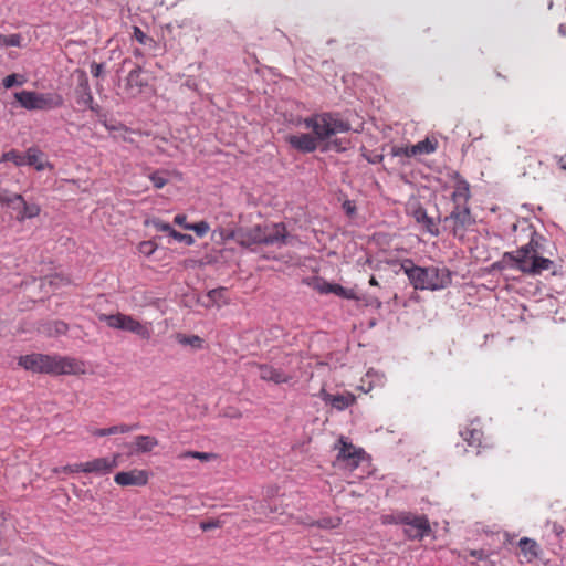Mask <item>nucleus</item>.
I'll list each match as a JSON object with an SVG mask.
<instances>
[{"instance_id":"nucleus-3","label":"nucleus","mask_w":566,"mask_h":566,"mask_svg":"<svg viewBox=\"0 0 566 566\" xmlns=\"http://www.w3.org/2000/svg\"><path fill=\"white\" fill-rule=\"evenodd\" d=\"M401 269L416 290H441L451 283V275L447 269L421 268L410 260L403 261Z\"/></svg>"},{"instance_id":"nucleus-19","label":"nucleus","mask_w":566,"mask_h":566,"mask_svg":"<svg viewBox=\"0 0 566 566\" xmlns=\"http://www.w3.org/2000/svg\"><path fill=\"white\" fill-rule=\"evenodd\" d=\"M451 197L455 206H465L470 198L469 184L465 180L459 178L458 175L454 178V190Z\"/></svg>"},{"instance_id":"nucleus-55","label":"nucleus","mask_w":566,"mask_h":566,"mask_svg":"<svg viewBox=\"0 0 566 566\" xmlns=\"http://www.w3.org/2000/svg\"><path fill=\"white\" fill-rule=\"evenodd\" d=\"M369 284L376 286V285H378V282L374 276H371L369 280Z\"/></svg>"},{"instance_id":"nucleus-46","label":"nucleus","mask_w":566,"mask_h":566,"mask_svg":"<svg viewBox=\"0 0 566 566\" xmlns=\"http://www.w3.org/2000/svg\"><path fill=\"white\" fill-rule=\"evenodd\" d=\"M469 433H470V437L467 436V432L462 433V434L464 436V439L468 440L470 443H472L471 440L472 441H479L480 440L481 433L479 431L471 430Z\"/></svg>"},{"instance_id":"nucleus-50","label":"nucleus","mask_w":566,"mask_h":566,"mask_svg":"<svg viewBox=\"0 0 566 566\" xmlns=\"http://www.w3.org/2000/svg\"><path fill=\"white\" fill-rule=\"evenodd\" d=\"M344 209L346 210V212L348 214H352V213H354L355 207H354V205L350 201H346L344 203Z\"/></svg>"},{"instance_id":"nucleus-20","label":"nucleus","mask_w":566,"mask_h":566,"mask_svg":"<svg viewBox=\"0 0 566 566\" xmlns=\"http://www.w3.org/2000/svg\"><path fill=\"white\" fill-rule=\"evenodd\" d=\"M264 239L273 240V242H264V244H282L286 239V230L283 224L275 223L263 228Z\"/></svg>"},{"instance_id":"nucleus-43","label":"nucleus","mask_w":566,"mask_h":566,"mask_svg":"<svg viewBox=\"0 0 566 566\" xmlns=\"http://www.w3.org/2000/svg\"><path fill=\"white\" fill-rule=\"evenodd\" d=\"M220 526H221V523L218 520H210V521H205V522L200 523V528L202 531H209L212 528H218Z\"/></svg>"},{"instance_id":"nucleus-8","label":"nucleus","mask_w":566,"mask_h":566,"mask_svg":"<svg viewBox=\"0 0 566 566\" xmlns=\"http://www.w3.org/2000/svg\"><path fill=\"white\" fill-rule=\"evenodd\" d=\"M119 454H114L112 457L105 458H95L93 460L75 463L74 470L77 472L84 473H94L97 475H105L112 472L118 465Z\"/></svg>"},{"instance_id":"nucleus-40","label":"nucleus","mask_w":566,"mask_h":566,"mask_svg":"<svg viewBox=\"0 0 566 566\" xmlns=\"http://www.w3.org/2000/svg\"><path fill=\"white\" fill-rule=\"evenodd\" d=\"M149 179L153 181L154 186L157 188V189H160L163 188L166 184H167V178H165L159 172H154L149 176Z\"/></svg>"},{"instance_id":"nucleus-17","label":"nucleus","mask_w":566,"mask_h":566,"mask_svg":"<svg viewBox=\"0 0 566 566\" xmlns=\"http://www.w3.org/2000/svg\"><path fill=\"white\" fill-rule=\"evenodd\" d=\"M258 368L260 378L265 381H272L279 385L289 382L292 379L291 375L268 365H260Z\"/></svg>"},{"instance_id":"nucleus-36","label":"nucleus","mask_w":566,"mask_h":566,"mask_svg":"<svg viewBox=\"0 0 566 566\" xmlns=\"http://www.w3.org/2000/svg\"><path fill=\"white\" fill-rule=\"evenodd\" d=\"M207 296L217 306H221L222 304L226 303L223 289L211 290L208 292Z\"/></svg>"},{"instance_id":"nucleus-32","label":"nucleus","mask_w":566,"mask_h":566,"mask_svg":"<svg viewBox=\"0 0 566 566\" xmlns=\"http://www.w3.org/2000/svg\"><path fill=\"white\" fill-rule=\"evenodd\" d=\"M406 512H397L391 514H385L381 516V523L385 525L388 524H402L406 522Z\"/></svg>"},{"instance_id":"nucleus-7","label":"nucleus","mask_w":566,"mask_h":566,"mask_svg":"<svg viewBox=\"0 0 566 566\" xmlns=\"http://www.w3.org/2000/svg\"><path fill=\"white\" fill-rule=\"evenodd\" d=\"M337 449L338 454L336 458V463L344 470L354 471L363 461L366 460L365 451L361 448L353 446L344 438L338 440Z\"/></svg>"},{"instance_id":"nucleus-4","label":"nucleus","mask_w":566,"mask_h":566,"mask_svg":"<svg viewBox=\"0 0 566 566\" xmlns=\"http://www.w3.org/2000/svg\"><path fill=\"white\" fill-rule=\"evenodd\" d=\"M505 258L513 260L520 271L532 275L541 274L553 264L549 259L538 255L533 240L514 253H506Z\"/></svg>"},{"instance_id":"nucleus-41","label":"nucleus","mask_w":566,"mask_h":566,"mask_svg":"<svg viewBox=\"0 0 566 566\" xmlns=\"http://www.w3.org/2000/svg\"><path fill=\"white\" fill-rule=\"evenodd\" d=\"M15 84H18V85L23 84V80L18 81V75H17V74L8 75V76H7V77H4V80H3V86H4L6 88H10V87H12V86H13V85H15Z\"/></svg>"},{"instance_id":"nucleus-28","label":"nucleus","mask_w":566,"mask_h":566,"mask_svg":"<svg viewBox=\"0 0 566 566\" xmlns=\"http://www.w3.org/2000/svg\"><path fill=\"white\" fill-rule=\"evenodd\" d=\"M0 161H12L15 166H23L25 165V155L23 156L17 150H10L1 156Z\"/></svg>"},{"instance_id":"nucleus-45","label":"nucleus","mask_w":566,"mask_h":566,"mask_svg":"<svg viewBox=\"0 0 566 566\" xmlns=\"http://www.w3.org/2000/svg\"><path fill=\"white\" fill-rule=\"evenodd\" d=\"M104 71V65L101 63H92L91 65V73L95 77H99Z\"/></svg>"},{"instance_id":"nucleus-15","label":"nucleus","mask_w":566,"mask_h":566,"mask_svg":"<svg viewBox=\"0 0 566 566\" xmlns=\"http://www.w3.org/2000/svg\"><path fill=\"white\" fill-rule=\"evenodd\" d=\"M285 140L295 149L303 153H312L319 148V144L315 140L314 135L306 133L290 134L285 136Z\"/></svg>"},{"instance_id":"nucleus-48","label":"nucleus","mask_w":566,"mask_h":566,"mask_svg":"<svg viewBox=\"0 0 566 566\" xmlns=\"http://www.w3.org/2000/svg\"><path fill=\"white\" fill-rule=\"evenodd\" d=\"M54 327L56 334H63L66 332V325L62 322L54 323Z\"/></svg>"},{"instance_id":"nucleus-29","label":"nucleus","mask_w":566,"mask_h":566,"mask_svg":"<svg viewBox=\"0 0 566 566\" xmlns=\"http://www.w3.org/2000/svg\"><path fill=\"white\" fill-rule=\"evenodd\" d=\"M177 342L181 345L191 346L193 348H200L202 346V339L199 336L191 335H177Z\"/></svg>"},{"instance_id":"nucleus-13","label":"nucleus","mask_w":566,"mask_h":566,"mask_svg":"<svg viewBox=\"0 0 566 566\" xmlns=\"http://www.w3.org/2000/svg\"><path fill=\"white\" fill-rule=\"evenodd\" d=\"M407 212L410 214L417 223H419L427 232L432 235L439 234V228L437 222L427 214L426 210L420 206L419 202L412 201L407 206Z\"/></svg>"},{"instance_id":"nucleus-2","label":"nucleus","mask_w":566,"mask_h":566,"mask_svg":"<svg viewBox=\"0 0 566 566\" xmlns=\"http://www.w3.org/2000/svg\"><path fill=\"white\" fill-rule=\"evenodd\" d=\"M18 364L25 370L32 373L53 375H83L86 373L85 364L83 361L59 355L34 353L20 356Z\"/></svg>"},{"instance_id":"nucleus-33","label":"nucleus","mask_w":566,"mask_h":566,"mask_svg":"<svg viewBox=\"0 0 566 566\" xmlns=\"http://www.w3.org/2000/svg\"><path fill=\"white\" fill-rule=\"evenodd\" d=\"M0 45L1 46H21L22 45V36L20 34H0Z\"/></svg>"},{"instance_id":"nucleus-35","label":"nucleus","mask_w":566,"mask_h":566,"mask_svg":"<svg viewBox=\"0 0 566 566\" xmlns=\"http://www.w3.org/2000/svg\"><path fill=\"white\" fill-rule=\"evenodd\" d=\"M185 229L192 230V231H195L197 233V235L203 237V235H206L209 232L210 226L206 221H200L198 223H193V224H190V226H185Z\"/></svg>"},{"instance_id":"nucleus-9","label":"nucleus","mask_w":566,"mask_h":566,"mask_svg":"<svg viewBox=\"0 0 566 566\" xmlns=\"http://www.w3.org/2000/svg\"><path fill=\"white\" fill-rule=\"evenodd\" d=\"M406 522H403V533L409 539H421L429 535L431 527L424 515H415L406 512Z\"/></svg>"},{"instance_id":"nucleus-37","label":"nucleus","mask_w":566,"mask_h":566,"mask_svg":"<svg viewBox=\"0 0 566 566\" xmlns=\"http://www.w3.org/2000/svg\"><path fill=\"white\" fill-rule=\"evenodd\" d=\"M171 237L175 240L185 243L186 245H191L195 242L193 238L190 234H184L176 230H171Z\"/></svg>"},{"instance_id":"nucleus-21","label":"nucleus","mask_w":566,"mask_h":566,"mask_svg":"<svg viewBox=\"0 0 566 566\" xmlns=\"http://www.w3.org/2000/svg\"><path fill=\"white\" fill-rule=\"evenodd\" d=\"M158 446V440L151 436H137L132 443L133 453L150 452Z\"/></svg>"},{"instance_id":"nucleus-47","label":"nucleus","mask_w":566,"mask_h":566,"mask_svg":"<svg viewBox=\"0 0 566 566\" xmlns=\"http://www.w3.org/2000/svg\"><path fill=\"white\" fill-rule=\"evenodd\" d=\"M109 428L106 429H93L91 432L95 437H104L115 434V432H108Z\"/></svg>"},{"instance_id":"nucleus-39","label":"nucleus","mask_w":566,"mask_h":566,"mask_svg":"<svg viewBox=\"0 0 566 566\" xmlns=\"http://www.w3.org/2000/svg\"><path fill=\"white\" fill-rule=\"evenodd\" d=\"M138 250L140 253L149 256L156 251V245L151 241H144L139 244Z\"/></svg>"},{"instance_id":"nucleus-54","label":"nucleus","mask_w":566,"mask_h":566,"mask_svg":"<svg viewBox=\"0 0 566 566\" xmlns=\"http://www.w3.org/2000/svg\"><path fill=\"white\" fill-rule=\"evenodd\" d=\"M334 284H324L322 287H321V291L324 292V293H331L329 289L331 286H333Z\"/></svg>"},{"instance_id":"nucleus-31","label":"nucleus","mask_w":566,"mask_h":566,"mask_svg":"<svg viewBox=\"0 0 566 566\" xmlns=\"http://www.w3.org/2000/svg\"><path fill=\"white\" fill-rule=\"evenodd\" d=\"M329 291H331V293H334L343 298H347V300H356L357 298L354 290L345 289L339 284H334L333 286H331Z\"/></svg>"},{"instance_id":"nucleus-24","label":"nucleus","mask_w":566,"mask_h":566,"mask_svg":"<svg viewBox=\"0 0 566 566\" xmlns=\"http://www.w3.org/2000/svg\"><path fill=\"white\" fill-rule=\"evenodd\" d=\"M518 546L527 562H532L538 556V545L534 539L523 537L520 539Z\"/></svg>"},{"instance_id":"nucleus-22","label":"nucleus","mask_w":566,"mask_h":566,"mask_svg":"<svg viewBox=\"0 0 566 566\" xmlns=\"http://www.w3.org/2000/svg\"><path fill=\"white\" fill-rule=\"evenodd\" d=\"M17 220L23 222L27 219L35 218L40 214L41 208L38 203H28L24 199L23 202H18Z\"/></svg>"},{"instance_id":"nucleus-53","label":"nucleus","mask_w":566,"mask_h":566,"mask_svg":"<svg viewBox=\"0 0 566 566\" xmlns=\"http://www.w3.org/2000/svg\"><path fill=\"white\" fill-rule=\"evenodd\" d=\"M405 151H406V147L405 148L403 147L397 148V149L394 150V155L395 156H401V155L406 156Z\"/></svg>"},{"instance_id":"nucleus-38","label":"nucleus","mask_w":566,"mask_h":566,"mask_svg":"<svg viewBox=\"0 0 566 566\" xmlns=\"http://www.w3.org/2000/svg\"><path fill=\"white\" fill-rule=\"evenodd\" d=\"M133 36L143 45H146L149 41H151V39L148 38L138 27L133 28Z\"/></svg>"},{"instance_id":"nucleus-26","label":"nucleus","mask_w":566,"mask_h":566,"mask_svg":"<svg viewBox=\"0 0 566 566\" xmlns=\"http://www.w3.org/2000/svg\"><path fill=\"white\" fill-rule=\"evenodd\" d=\"M80 95H78V98H77V103L78 104H82V105H85L90 108H93L92 107V103H93V96L90 92V87H88V83H87V78L86 76L83 74V80L80 84Z\"/></svg>"},{"instance_id":"nucleus-14","label":"nucleus","mask_w":566,"mask_h":566,"mask_svg":"<svg viewBox=\"0 0 566 566\" xmlns=\"http://www.w3.org/2000/svg\"><path fill=\"white\" fill-rule=\"evenodd\" d=\"M147 86L148 82L143 77V70L138 66L128 73L124 90L128 96L136 97L142 94Z\"/></svg>"},{"instance_id":"nucleus-52","label":"nucleus","mask_w":566,"mask_h":566,"mask_svg":"<svg viewBox=\"0 0 566 566\" xmlns=\"http://www.w3.org/2000/svg\"><path fill=\"white\" fill-rule=\"evenodd\" d=\"M558 165L563 170H566V156L559 157Z\"/></svg>"},{"instance_id":"nucleus-25","label":"nucleus","mask_w":566,"mask_h":566,"mask_svg":"<svg viewBox=\"0 0 566 566\" xmlns=\"http://www.w3.org/2000/svg\"><path fill=\"white\" fill-rule=\"evenodd\" d=\"M18 202H23V197L19 193H12L8 189L0 188V205L18 209Z\"/></svg>"},{"instance_id":"nucleus-42","label":"nucleus","mask_w":566,"mask_h":566,"mask_svg":"<svg viewBox=\"0 0 566 566\" xmlns=\"http://www.w3.org/2000/svg\"><path fill=\"white\" fill-rule=\"evenodd\" d=\"M133 430L132 426L128 424H118V426H112L109 427L108 432H115V434L119 433H128Z\"/></svg>"},{"instance_id":"nucleus-11","label":"nucleus","mask_w":566,"mask_h":566,"mask_svg":"<svg viewBox=\"0 0 566 566\" xmlns=\"http://www.w3.org/2000/svg\"><path fill=\"white\" fill-rule=\"evenodd\" d=\"M221 238H235L238 242L242 245H251L254 243H263L264 242H273V240L264 239V230L260 226H255L251 229L239 231V232H229L226 233L223 230L219 231Z\"/></svg>"},{"instance_id":"nucleus-6","label":"nucleus","mask_w":566,"mask_h":566,"mask_svg":"<svg viewBox=\"0 0 566 566\" xmlns=\"http://www.w3.org/2000/svg\"><path fill=\"white\" fill-rule=\"evenodd\" d=\"M15 99L27 109L49 111L63 106L64 98L59 93H36L22 91L15 93Z\"/></svg>"},{"instance_id":"nucleus-34","label":"nucleus","mask_w":566,"mask_h":566,"mask_svg":"<svg viewBox=\"0 0 566 566\" xmlns=\"http://www.w3.org/2000/svg\"><path fill=\"white\" fill-rule=\"evenodd\" d=\"M252 510L256 515H260L263 517H270V515L273 513L272 507L269 505V503L266 501L256 502L253 505Z\"/></svg>"},{"instance_id":"nucleus-16","label":"nucleus","mask_w":566,"mask_h":566,"mask_svg":"<svg viewBox=\"0 0 566 566\" xmlns=\"http://www.w3.org/2000/svg\"><path fill=\"white\" fill-rule=\"evenodd\" d=\"M319 397L325 403L331 405L336 410H345L355 402V396L350 392L342 395H331L325 389H322Z\"/></svg>"},{"instance_id":"nucleus-56","label":"nucleus","mask_w":566,"mask_h":566,"mask_svg":"<svg viewBox=\"0 0 566 566\" xmlns=\"http://www.w3.org/2000/svg\"><path fill=\"white\" fill-rule=\"evenodd\" d=\"M471 555L474 556V557H479L480 558L482 554L476 552V551H472Z\"/></svg>"},{"instance_id":"nucleus-5","label":"nucleus","mask_w":566,"mask_h":566,"mask_svg":"<svg viewBox=\"0 0 566 566\" xmlns=\"http://www.w3.org/2000/svg\"><path fill=\"white\" fill-rule=\"evenodd\" d=\"M99 321L105 322L111 328L130 332L144 340H149L151 337L150 323H140L130 315L116 313V314H99Z\"/></svg>"},{"instance_id":"nucleus-23","label":"nucleus","mask_w":566,"mask_h":566,"mask_svg":"<svg viewBox=\"0 0 566 566\" xmlns=\"http://www.w3.org/2000/svg\"><path fill=\"white\" fill-rule=\"evenodd\" d=\"M437 149V142L426 138L411 147H406V156L411 157L421 154H432Z\"/></svg>"},{"instance_id":"nucleus-27","label":"nucleus","mask_w":566,"mask_h":566,"mask_svg":"<svg viewBox=\"0 0 566 566\" xmlns=\"http://www.w3.org/2000/svg\"><path fill=\"white\" fill-rule=\"evenodd\" d=\"M179 460L197 459L202 462H209L216 458L214 453L211 452H199V451H184L177 455Z\"/></svg>"},{"instance_id":"nucleus-44","label":"nucleus","mask_w":566,"mask_h":566,"mask_svg":"<svg viewBox=\"0 0 566 566\" xmlns=\"http://www.w3.org/2000/svg\"><path fill=\"white\" fill-rule=\"evenodd\" d=\"M154 227L156 230L161 232H167L171 237V226L169 223L163 222V221H154Z\"/></svg>"},{"instance_id":"nucleus-12","label":"nucleus","mask_w":566,"mask_h":566,"mask_svg":"<svg viewBox=\"0 0 566 566\" xmlns=\"http://www.w3.org/2000/svg\"><path fill=\"white\" fill-rule=\"evenodd\" d=\"M150 472L144 469L120 471L114 475V482L120 486H144L148 483Z\"/></svg>"},{"instance_id":"nucleus-1","label":"nucleus","mask_w":566,"mask_h":566,"mask_svg":"<svg viewBox=\"0 0 566 566\" xmlns=\"http://www.w3.org/2000/svg\"><path fill=\"white\" fill-rule=\"evenodd\" d=\"M303 125L312 130L315 140L322 146L323 150L342 151L346 149L342 140L332 139L339 133H346L350 129V124L344 120L338 114L321 113L304 119Z\"/></svg>"},{"instance_id":"nucleus-51","label":"nucleus","mask_w":566,"mask_h":566,"mask_svg":"<svg viewBox=\"0 0 566 566\" xmlns=\"http://www.w3.org/2000/svg\"><path fill=\"white\" fill-rule=\"evenodd\" d=\"M73 468H75V464H73V465H66V467H63V468L61 469V472H66V473L71 472V473H74V472H76V470H74Z\"/></svg>"},{"instance_id":"nucleus-49","label":"nucleus","mask_w":566,"mask_h":566,"mask_svg":"<svg viewBox=\"0 0 566 566\" xmlns=\"http://www.w3.org/2000/svg\"><path fill=\"white\" fill-rule=\"evenodd\" d=\"M186 216L185 214H177L175 217V222L181 227L185 228V226H189L187 222H186Z\"/></svg>"},{"instance_id":"nucleus-18","label":"nucleus","mask_w":566,"mask_h":566,"mask_svg":"<svg viewBox=\"0 0 566 566\" xmlns=\"http://www.w3.org/2000/svg\"><path fill=\"white\" fill-rule=\"evenodd\" d=\"M25 165L33 166L38 171L52 169L51 163L44 154L38 148H29L25 153Z\"/></svg>"},{"instance_id":"nucleus-30","label":"nucleus","mask_w":566,"mask_h":566,"mask_svg":"<svg viewBox=\"0 0 566 566\" xmlns=\"http://www.w3.org/2000/svg\"><path fill=\"white\" fill-rule=\"evenodd\" d=\"M342 520L337 516L335 517H323L317 520L313 525L324 530H333L340 525Z\"/></svg>"},{"instance_id":"nucleus-10","label":"nucleus","mask_w":566,"mask_h":566,"mask_svg":"<svg viewBox=\"0 0 566 566\" xmlns=\"http://www.w3.org/2000/svg\"><path fill=\"white\" fill-rule=\"evenodd\" d=\"M446 221H451L453 223V234L459 238H463L465 230L474 222L467 206H455L451 214L446 218Z\"/></svg>"}]
</instances>
